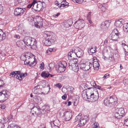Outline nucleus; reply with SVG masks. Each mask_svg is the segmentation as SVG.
I'll return each mask as SVG.
<instances>
[{
  "label": "nucleus",
  "mask_w": 128,
  "mask_h": 128,
  "mask_svg": "<svg viewBox=\"0 0 128 128\" xmlns=\"http://www.w3.org/2000/svg\"><path fill=\"white\" fill-rule=\"evenodd\" d=\"M89 120V118L88 116H86L84 118H82L81 119L78 124V125L80 126H84L88 122Z\"/></svg>",
  "instance_id": "obj_16"
},
{
  "label": "nucleus",
  "mask_w": 128,
  "mask_h": 128,
  "mask_svg": "<svg viewBox=\"0 0 128 128\" xmlns=\"http://www.w3.org/2000/svg\"><path fill=\"white\" fill-rule=\"evenodd\" d=\"M88 52L90 54L92 55L96 52L95 48L92 47L89 48L88 49Z\"/></svg>",
  "instance_id": "obj_32"
},
{
  "label": "nucleus",
  "mask_w": 128,
  "mask_h": 128,
  "mask_svg": "<svg viewBox=\"0 0 128 128\" xmlns=\"http://www.w3.org/2000/svg\"><path fill=\"white\" fill-rule=\"evenodd\" d=\"M12 116H13L12 115H10L8 117V118L6 119H3L4 120V121H7V122H8V121H11L12 120Z\"/></svg>",
  "instance_id": "obj_39"
},
{
  "label": "nucleus",
  "mask_w": 128,
  "mask_h": 128,
  "mask_svg": "<svg viewBox=\"0 0 128 128\" xmlns=\"http://www.w3.org/2000/svg\"><path fill=\"white\" fill-rule=\"evenodd\" d=\"M68 64H77L76 63L78 62V60L77 59L75 58H72V59H70Z\"/></svg>",
  "instance_id": "obj_30"
},
{
  "label": "nucleus",
  "mask_w": 128,
  "mask_h": 128,
  "mask_svg": "<svg viewBox=\"0 0 128 128\" xmlns=\"http://www.w3.org/2000/svg\"><path fill=\"white\" fill-rule=\"evenodd\" d=\"M64 120L66 121H69L72 116V113L70 111H67L64 112Z\"/></svg>",
  "instance_id": "obj_14"
},
{
  "label": "nucleus",
  "mask_w": 128,
  "mask_h": 128,
  "mask_svg": "<svg viewBox=\"0 0 128 128\" xmlns=\"http://www.w3.org/2000/svg\"><path fill=\"white\" fill-rule=\"evenodd\" d=\"M40 85L38 84L35 86L32 90V92L35 94H42V92H41V89Z\"/></svg>",
  "instance_id": "obj_21"
},
{
  "label": "nucleus",
  "mask_w": 128,
  "mask_h": 128,
  "mask_svg": "<svg viewBox=\"0 0 128 128\" xmlns=\"http://www.w3.org/2000/svg\"><path fill=\"white\" fill-rule=\"evenodd\" d=\"M55 66V63L54 62H52L49 64V66L48 67V68L50 70H52L54 67Z\"/></svg>",
  "instance_id": "obj_34"
},
{
  "label": "nucleus",
  "mask_w": 128,
  "mask_h": 128,
  "mask_svg": "<svg viewBox=\"0 0 128 128\" xmlns=\"http://www.w3.org/2000/svg\"><path fill=\"white\" fill-rule=\"evenodd\" d=\"M44 63L42 62L40 65V70H43L44 68Z\"/></svg>",
  "instance_id": "obj_56"
},
{
  "label": "nucleus",
  "mask_w": 128,
  "mask_h": 128,
  "mask_svg": "<svg viewBox=\"0 0 128 128\" xmlns=\"http://www.w3.org/2000/svg\"><path fill=\"white\" fill-rule=\"evenodd\" d=\"M99 8L102 11L104 12L106 10V8L104 7L103 6L102 4H100L99 6Z\"/></svg>",
  "instance_id": "obj_46"
},
{
  "label": "nucleus",
  "mask_w": 128,
  "mask_h": 128,
  "mask_svg": "<svg viewBox=\"0 0 128 128\" xmlns=\"http://www.w3.org/2000/svg\"><path fill=\"white\" fill-rule=\"evenodd\" d=\"M6 124H4L2 123H0V128H4Z\"/></svg>",
  "instance_id": "obj_59"
},
{
  "label": "nucleus",
  "mask_w": 128,
  "mask_h": 128,
  "mask_svg": "<svg viewBox=\"0 0 128 128\" xmlns=\"http://www.w3.org/2000/svg\"><path fill=\"white\" fill-rule=\"evenodd\" d=\"M99 126L97 122H95V123L92 126L93 128H97Z\"/></svg>",
  "instance_id": "obj_47"
},
{
  "label": "nucleus",
  "mask_w": 128,
  "mask_h": 128,
  "mask_svg": "<svg viewBox=\"0 0 128 128\" xmlns=\"http://www.w3.org/2000/svg\"><path fill=\"white\" fill-rule=\"evenodd\" d=\"M76 51V56L78 58L82 57L84 54L83 51L78 47H75Z\"/></svg>",
  "instance_id": "obj_18"
},
{
  "label": "nucleus",
  "mask_w": 128,
  "mask_h": 128,
  "mask_svg": "<svg viewBox=\"0 0 128 128\" xmlns=\"http://www.w3.org/2000/svg\"><path fill=\"white\" fill-rule=\"evenodd\" d=\"M91 13L92 12H89L87 15V19L89 23L90 24H91L92 22L90 19Z\"/></svg>",
  "instance_id": "obj_36"
},
{
  "label": "nucleus",
  "mask_w": 128,
  "mask_h": 128,
  "mask_svg": "<svg viewBox=\"0 0 128 128\" xmlns=\"http://www.w3.org/2000/svg\"><path fill=\"white\" fill-rule=\"evenodd\" d=\"M54 86L58 87L59 89H60L62 87V85L60 83H58L56 84H55Z\"/></svg>",
  "instance_id": "obj_57"
},
{
  "label": "nucleus",
  "mask_w": 128,
  "mask_h": 128,
  "mask_svg": "<svg viewBox=\"0 0 128 128\" xmlns=\"http://www.w3.org/2000/svg\"><path fill=\"white\" fill-rule=\"evenodd\" d=\"M67 63L65 61L60 62L56 67V70L59 72H62L65 70L67 66Z\"/></svg>",
  "instance_id": "obj_7"
},
{
  "label": "nucleus",
  "mask_w": 128,
  "mask_h": 128,
  "mask_svg": "<svg viewBox=\"0 0 128 128\" xmlns=\"http://www.w3.org/2000/svg\"><path fill=\"white\" fill-rule=\"evenodd\" d=\"M68 24L70 26L73 23V22L71 19L67 21Z\"/></svg>",
  "instance_id": "obj_54"
},
{
  "label": "nucleus",
  "mask_w": 128,
  "mask_h": 128,
  "mask_svg": "<svg viewBox=\"0 0 128 128\" xmlns=\"http://www.w3.org/2000/svg\"><path fill=\"white\" fill-rule=\"evenodd\" d=\"M55 51V49L52 48H48L46 51V53L48 54H50L51 52Z\"/></svg>",
  "instance_id": "obj_42"
},
{
  "label": "nucleus",
  "mask_w": 128,
  "mask_h": 128,
  "mask_svg": "<svg viewBox=\"0 0 128 128\" xmlns=\"http://www.w3.org/2000/svg\"><path fill=\"white\" fill-rule=\"evenodd\" d=\"M93 62L92 66L94 68V70H97L99 68V63L97 60L96 58L95 57L93 58Z\"/></svg>",
  "instance_id": "obj_20"
},
{
  "label": "nucleus",
  "mask_w": 128,
  "mask_h": 128,
  "mask_svg": "<svg viewBox=\"0 0 128 128\" xmlns=\"http://www.w3.org/2000/svg\"><path fill=\"white\" fill-rule=\"evenodd\" d=\"M14 37L17 39H19L20 38V36L18 34H15L14 36Z\"/></svg>",
  "instance_id": "obj_63"
},
{
  "label": "nucleus",
  "mask_w": 128,
  "mask_h": 128,
  "mask_svg": "<svg viewBox=\"0 0 128 128\" xmlns=\"http://www.w3.org/2000/svg\"><path fill=\"white\" fill-rule=\"evenodd\" d=\"M68 3L66 2V0H63L60 3L61 6H60V8H61L62 7L65 8L67 7L68 6Z\"/></svg>",
  "instance_id": "obj_29"
},
{
  "label": "nucleus",
  "mask_w": 128,
  "mask_h": 128,
  "mask_svg": "<svg viewBox=\"0 0 128 128\" xmlns=\"http://www.w3.org/2000/svg\"><path fill=\"white\" fill-rule=\"evenodd\" d=\"M82 114H80L76 117L75 120V122H76L80 120L82 118Z\"/></svg>",
  "instance_id": "obj_40"
},
{
  "label": "nucleus",
  "mask_w": 128,
  "mask_h": 128,
  "mask_svg": "<svg viewBox=\"0 0 128 128\" xmlns=\"http://www.w3.org/2000/svg\"><path fill=\"white\" fill-rule=\"evenodd\" d=\"M23 41L26 45L30 46L32 49L36 50V48L37 43L36 40L34 38L26 36L24 38Z\"/></svg>",
  "instance_id": "obj_3"
},
{
  "label": "nucleus",
  "mask_w": 128,
  "mask_h": 128,
  "mask_svg": "<svg viewBox=\"0 0 128 128\" xmlns=\"http://www.w3.org/2000/svg\"><path fill=\"white\" fill-rule=\"evenodd\" d=\"M67 98V96L66 94H65L62 96V98L64 100H66Z\"/></svg>",
  "instance_id": "obj_64"
},
{
  "label": "nucleus",
  "mask_w": 128,
  "mask_h": 128,
  "mask_svg": "<svg viewBox=\"0 0 128 128\" xmlns=\"http://www.w3.org/2000/svg\"><path fill=\"white\" fill-rule=\"evenodd\" d=\"M69 68L74 72H77L78 70V68L77 64H69Z\"/></svg>",
  "instance_id": "obj_22"
},
{
  "label": "nucleus",
  "mask_w": 128,
  "mask_h": 128,
  "mask_svg": "<svg viewBox=\"0 0 128 128\" xmlns=\"http://www.w3.org/2000/svg\"><path fill=\"white\" fill-rule=\"evenodd\" d=\"M4 85V82L3 80H0V89Z\"/></svg>",
  "instance_id": "obj_58"
},
{
  "label": "nucleus",
  "mask_w": 128,
  "mask_h": 128,
  "mask_svg": "<svg viewBox=\"0 0 128 128\" xmlns=\"http://www.w3.org/2000/svg\"><path fill=\"white\" fill-rule=\"evenodd\" d=\"M22 42L21 41L18 42L16 43V46L19 47H22Z\"/></svg>",
  "instance_id": "obj_51"
},
{
  "label": "nucleus",
  "mask_w": 128,
  "mask_h": 128,
  "mask_svg": "<svg viewBox=\"0 0 128 128\" xmlns=\"http://www.w3.org/2000/svg\"><path fill=\"white\" fill-rule=\"evenodd\" d=\"M27 74V73H23L20 74L19 76L18 75L16 76V79L19 80H22V79L26 76Z\"/></svg>",
  "instance_id": "obj_27"
},
{
  "label": "nucleus",
  "mask_w": 128,
  "mask_h": 128,
  "mask_svg": "<svg viewBox=\"0 0 128 128\" xmlns=\"http://www.w3.org/2000/svg\"><path fill=\"white\" fill-rule=\"evenodd\" d=\"M32 8L36 11L42 10L43 9V3L40 2H36Z\"/></svg>",
  "instance_id": "obj_10"
},
{
  "label": "nucleus",
  "mask_w": 128,
  "mask_h": 128,
  "mask_svg": "<svg viewBox=\"0 0 128 128\" xmlns=\"http://www.w3.org/2000/svg\"><path fill=\"white\" fill-rule=\"evenodd\" d=\"M20 59L24 61H24H25L26 59V56H20Z\"/></svg>",
  "instance_id": "obj_61"
},
{
  "label": "nucleus",
  "mask_w": 128,
  "mask_h": 128,
  "mask_svg": "<svg viewBox=\"0 0 128 128\" xmlns=\"http://www.w3.org/2000/svg\"><path fill=\"white\" fill-rule=\"evenodd\" d=\"M74 26L76 28L81 29L82 28L84 27L85 26V22L83 20H78L74 23Z\"/></svg>",
  "instance_id": "obj_11"
},
{
  "label": "nucleus",
  "mask_w": 128,
  "mask_h": 128,
  "mask_svg": "<svg viewBox=\"0 0 128 128\" xmlns=\"http://www.w3.org/2000/svg\"><path fill=\"white\" fill-rule=\"evenodd\" d=\"M104 103L106 106H112L114 104H116L117 102L116 97L112 96L105 98L104 100Z\"/></svg>",
  "instance_id": "obj_5"
},
{
  "label": "nucleus",
  "mask_w": 128,
  "mask_h": 128,
  "mask_svg": "<svg viewBox=\"0 0 128 128\" xmlns=\"http://www.w3.org/2000/svg\"><path fill=\"white\" fill-rule=\"evenodd\" d=\"M124 125L128 127V118L124 120Z\"/></svg>",
  "instance_id": "obj_53"
},
{
  "label": "nucleus",
  "mask_w": 128,
  "mask_h": 128,
  "mask_svg": "<svg viewBox=\"0 0 128 128\" xmlns=\"http://www.w3.org/2000/svg\"><path fill=\"white\" fill-rule=\"evenodd\" d=\"M110 48H111L108 46L104 47L102 51L103 54H104L109 52Z\"/></svg>",
  "instance_id": "obj_33"
},
{
  "label": "nucleus",
  "mask_w": 128,
  "mask_h": 128,
  "mask_svg": "<svg viewBox=\"0 0 128 128\" xmlns=\"http://www.w3.org/2000/svg\"><path fill=\"white\" fill-rule=\"evenodd\" d=\"M6 38V34L0 29V42L4 40Z\"/></svg>",
  "instance_id": "obj_26"
},
{
  "label": "nucleus",
  "mask_w": 128,
  "mask_h": 128,
  "mask_svg": "<svg viewBox=\"0 0 128 128\" xmlns=\"http://www.w3.org/2000/svg\"><path fill=\"white\" fill-rule=\"evenodd\" d=\"M64 26L66 28H68L70 26L67 21H65L64 22Z\"/></svg>",
  "instance_id": "obj_52"
},
{
  "label": "nucleus",
  "mask_w": 128,
  "mask_h": 128,
  "mask_svg": "<svg viewBox=\"0 0 128 128\" xmlns=\"http://www.w3.org/2000/svg\"><path fill=\"white\" fill-rule=\"evenodd\" d=\"M90 84L92 86H94V87L96 86L95 82L94 81H92L90 82Z\"/></svg>",
  "instance_id": "obj_55"
},
{
  "label": "nucleus",
  "mask_w": 128,
  "mask_h": 128,
  "mask_svg": "<svg viewBox=\"0 0 128 128\" xmlns=\"http://www.w3.org/2000/svg\"><path fill=\"white\" fill-rule=\"evenodd\" d=\"M3 10V7L1 4H0V14L2 13Z\"/></svg>",
  "instance_id": "obj_62"
},
{
  "label": "nucleus",
  "mask_w": 128,
  "mask_h": 128,
  "mask_svg": "<svg viewBox=\"0 0 128 128\" xmlns=\"http://www.w3.org/2000/svg\"><path fill=\"white\" fill-rule=\"evenodd\" d=\"M10 95L9 92L6 90H3L0 92V102H4L7 100Z\"/></svg>",
  "instance_id": "obj_6"
},
{
  "label": "nucleus",
  "mask_w": 128,
  "mask_h": 128,
  "mask_svg": "<svg viewBox=\"0 0 128 128\" xmlns=\"http://www.w3.org/2000/svg\"><path fill=\"white\" fill-rule=\"evenodd\" d=\"M18 28V32L20 33H21L24 31L23 27L22 25H20L19 26Z\"/></svg>",
  "instance_id": "obj_35"
},
{
  "label": "nucleus",
  "mask_w": 128,
  "mask_h": 128,
  "mask_svg": "<svg viewBox=\"0 0 128 128\" xmlns=\"http://www.w3.org/2000/svg\"><path fill=\"white\" fill-rule=\"evenodd\" d=\"M36 0H33V2L31 4L28 6L27 8H31L32 6H33L34 5V4L35 3H36Z\"/></svg>",
  "instance_id": "obj_45"
},
{
  "label": "nucleus",
  "mask_w": 128,
  "mask_h": 128,
  "mask_svg": "<svg viewBox=\"0 0 128 128\" xmlns=\"http://www.w3.org/2000/svg\"><path fill=\"white\" fill-rule=\"evenodd\" d=\"M25 61H24V64L28 65L31 66H34L36 64V62L34 60L35 57L32 54H31L29 56L28 55H26Z\"/></svg>",
  "instance_id": "obj_4"
},
{
  "label": "nucleus",
  "mask_w": 128,
  "mask_h": 128,
  "mask_svg": "<svg viewBox=\"0 0 128 128\" xmlns=\"http://www.w3.org/2000/svg\"><path fill=\"white\" fill-rule=\"evenodd\" d=\"M36 21L34 22V25L36 27L38 28H40L42 26V20L40 17L37 18Z\"/></svg>",
  "instance_id": "obj_15"
},
{
  "label": "nucleus",
  "mask_w": 128,
  "mask_h": 128,
  "mask_svg": "<svg viewBox=\"0 0 128 128\" xmlns=\"http://www.w3.org/2000/svg\"><path fill=\"white\" fill-rule=\"evenodd\" d=\"M86 63L84 64H81L80 65V68L83 70H85L84 68L85 67Z\"/></svg>",
  "instance_id": "obj_48"
},
{
  "label": "nucleus",
  "mask_w": 128,
  "mask_h": 128,
  "mask_svg": "<svg viewBox=\"0 0 128 128\" xmlns=\"http://www.w3.org/2000/svg\"><path fill=\"white\" fill-rule=\"evenodd\" d=\"M113 58H114L113 55H111L109 56L108 58V60L110 61H111L112 60Z\"/></svg>",
  "instance_id": "obj_60"
},
{
  "label": "nucleus",
  "mask_w": 128,
  "mask_h": 128,
  "mask_svg": "<svg viewBox=\"0 0 128 128\" xmlns=\"http://www.w3.org/2000/svg\"><path fill=\"white\" fill-rule=\"evenodd\" d=\"M49 110V106L48 105H45L42 106L41 109L42 114H45L47 111H48Z\"/></svg>",
  "instance_id": "obj_23"
},
{
  "label": "nucleus",
  "mask_w": 128,
  "mask_h": 128,
  "mask_svg": "<svg viewBox=\"0 0 128 128\" xmlns=\"http://www.w3.org/2000/svg\"><path fill=\"white\" fill-rule=\"evenodd\" d=\"M10 76L12 77H14L15 76H16L15 71L11 72L10 74Z\"/></svg>",
  "instance_id": "obj_49"
},
{
  "label": "nucleus",
  "mask_w": 128,
  "mask_h": 128,
  "mask_svg": "<svg viewBox=\"0 0 128 128\" xmlns=\"http://www.w3.org/2000/svg\"><path fill=\"white\" fill-rule=\"evenodd\" d=\"M42 86L44 88H45V90H46V91H44L42 92L43 94H47L50 90V85L48 83L46 82L45 81H43L42 83L41 86Z\"/></svg>",
  "instance_id": "obj_12"
},
{
  "label": "nucleus",
  "mask_w": 128,
  "mask_h": 128,
  "mask_svg": "<svg viewBox=\"0 0 128 128\" xmlns=\"http://www.w3.org/2000/svg\"><path fill=\"white\" fill-rule=\"evenodd\" d=\"M110 24L108 21H106L102 22L101 24V28L104 30H107L109 27Z\"/></svg>",
  "instance_id": "obj_19"
},
{
  "label": "nucleus",
  "mask_w": 128,
  "mask_h": 128,
  "mask_svg": "<svg viewBox=\"0 0 128 128\" xmlns=\"http://www.w3.org/2000/svg\"><path fill=\"white\" fill-rule=\"evenodd\" d=\"M50 74L47 72L44 71L42 72L41 76L44 78H48Z\"/></svg>",
  "instance_id": "obj_31"
},
{
  "label": "nucleus",
  "mask_w": 128,
  "mask_h": 128,
  "mask_svg": "<svg viewBox=\"0 0 128 128\" xmlns=\"http://www.w3.org/2000/svg\"><path fill=\"white\" fill-rule=\"evenodd\" d=\"M119 32L116 29H114L109 36V38L112 40L116 41L119 37Z\"/></svg>",
  "instance_id": "obj_9"
},
{
  "label": "nucleus",
  "mask_w": 128,
  "mask_h": 128,
  "mask_svg": "<svg viewBox=\"0 0 128 128\" xmlns=\"http://www.w3.org/2000/svg\"><path fill=\"white\" fill-rule=\"evenodd\" d=\"M123 20L122 19L116 20L114 23L115 26L118 28H120L122 25Z\"/></svg>",
  "instance_id": "obj_24"
},
{
  "label": "nucleus",
  "mask_w": 128,
  "mask_h": 128,
  "mask_svg": "<svg viewBox=\"0 0 128 128\" xmlns=\"http://www.w3.org/2000/svg\"><path fill=\"white\" fill-rule=\"evenodd\" d=\"M85 67L84 70L88 71L92 67V64L90 62H86Z\"/></svg>",
  "instance_id": "obj_25"
},
{
  "label": "nucleus",
  "mask_w": 128,
  "mask_h": 128,
  "mask_svg": "<svg viewBox=\"0 0 128 128\" xmlns=\"http://www.w3.org/2000/svg\"><path fill=\"white\" fill-rule=\"evenodd\" d=\"M35 100L38 103H40L42 102V99L39 96L36 97V98Z\"/></svg>",
  "instance_id": "obj_44"
},
{
  "label": "nucleus",
  "mask_w": 128,
  "mask_h": 128,
  "mask_svg": "<svg viewBox=\"0 0 128 128\" xmlns=\"http://www.w3.org/2000/svg\"><path fill=\"white\" fill-rule=\"evenodd\" d=\"M14 0V5L15 6L16 5L19 3H21L22 2V0Z\"/></svg>",
  "instance_id": "obj_50"
},
{
  "label": "nucleus",
  "mask_w": 128,
  "mask_h": 128,
  "mask_svg": "<svg viewBox=\"0 0 128 128\" xmlns=\"http://www.w3.org/2000/svg\"><path fill=\"white\" fill-rule=\"evenodd\" d=\"M25 8H16L14 10V14L16 16H21L26 11Z\"/></svg>",
  "instance_id": "obj_13"
},
{
  "label": "nucleus",
  "mask_w": 128,
  "mask_h": 128,
  "mask_svg": "<svg viewBox=\"0 0 128 128\" xmlns=\"http://www.w3.org/2000/svg\"><path fill=\"white\" fill-rule=\"evenodd\" d=\"M76 51L75 47L73 48L72 50L68 54V57L69 59H72V58H74L76 56Z\"/></svg>",
  "instance_id": "obj_17"
},
{
  "label": "nucleus",
  "mask_w": 128,
  "mask_h": 128,
  "mask_svg": "<svg viewBox=\"0 0 128 128\" xmlns=\"http://www.w3.org/2000/svg\"><path fill=\"white\" fill-rule=\"evenodd\" d=\"M20 128V127H19L18 125H15L14 124H10V125H9L7 128Z\"/></svg>",
  "instance_id": "obj_37"
},
{
  "label": "nucleus",
  "mask_w": 128,
  "mask_h": 128,
  "mask_svg": "<svg viewBox=\"0 0 128 128\" xmlns=\"http://www.w3.org/2000/svg\"><path fill=\"white\" fill-rule=\"evenodd\" d=\"M120 114L118 111L116 110L115 112V116L116 118L118 119L121 118L122 116L120 115Z\"/></svg>",
  "instance_id": "obj_41"
},
{
  "label": "nucleus",
  "mask_w": 128,
  "mask_h": 128,
  "mask_svg": "<svg viewBox=\"0 0 128 128\" xmlns=\"http://www.w3.org/2000/svg\"><path fill=\"white\" fill-rule=\"evenodd\" d=\"M32 114L34 116H39L42 113V110L38 106H34L31 110Z\"/></svg>",
  "instance_id": "obj_8"
},
{
  "label": "nucleus",
  "mask_w": 128,
  "mask_h": 128,
  "mask_svg": "<svg viewBox=\"0 0 128 128\" xmlns=\"http://www.w3.org/2000/svg\"><path fill=\"white\" fill-rule=\"evenodd\" d=\"M91 88H89L86 89L87 90L86 94L88 101L91 102H95L97 100L98 98V91L93 92L89 89Z\"/></svg>",
  "instance_id": "obj_2"
},
{
  "label": "nucleus",
  "mask_w": 128,
  "mask_h": 128,
  "mask_svg": "<svg viewBox=\"0 0 128 128\" xmlns=\"http://www.w3.org/2000/svg\"><path fill=\"white\" fill-rule=\"evenodd\" d=\"M123 29L125 31L128 32V23H125L124 24Z\"/></svg>",
  "instance_id": "obj_38"
},
{
  "label": "nucleus",
  "mask_w": 128,
  "mask_h": 128,
  "mask_svg": "<svg viewBox=\"0 0 128 128\" xmlns=\"http://www.w3.org/2000/svg\"><path fill=\"white\" fill-rule=\"evenodd\" d=\"M119 112L120 115L122 117L124 113V109L123 108H118L116 110Z\"/></svg>",
  "instance_id": "obj_28"
},
{
  "label": "nucleus",
  "mask_w": 128,
  "mask_h": 128,
  "mask_svg": "<svg viewBox=\"0 0 128 128\" xmlns=\"http://www.w3.org/2000/svg\"><path fill=\"white\" fill-rule=\"evenodd\" d=\"M78 99H79L78 98L77 99H74L73 101V104L74 106H76L78 105Z\"/></svg>",
  "instance_id": "obj_43"
},
{
  "label": "nucleus",
  "mask_w": 128,
  "mask_h": 128,
  "mask_svg": "<svg viewBox=\"0 0 128 128\" xmlns=\"http://www.w3.org/2000/svg\"><path fill=\"white\" fill-rule=\"evenodd\" d=\"M44 36L45 39L44 40V44L46 46H50L55 42V38L52 35L51 32L48 31L44 32Z\"/></svg>",
  "instance_id": "obj_1"
}]
</instances>
